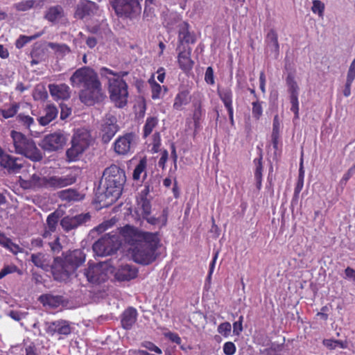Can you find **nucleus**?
<instances>
[{
	"label": "nucleus",
	"mask_w": 355,
	"mask_h": 355,
	"mask_svg": "<svg viewBox=\"0 0 355 355\" xmlns=\"http://www.w3.org/2000/svg\"><path fill=\"white\" fill-rule=\"evenodd\" d=\"M69 82L73 88L79 89V99L85 105L100 102L105 96L98 73L90 67L77 69L71 76Z\"/></svg>",
	"instance_id": "f257e3e1"
},
{
	"label": "nucleus",
	"mask_w": 355,
	"mask_h": 355,
	"mask_svg": "<svg viewBox=\"0 0 355 355\" xmlns=\"http://www.w3.org/2000/svg\"><path fill=\"white\" fill-rule=\"evenodd\" d=\"M105 180L104 190L96 196V201L101 207L114 204L121 196L126 181L125 171L119 166L112 164L103 173Z\"/></svg>",
	"instance_id": "f03ea898"
},
{
	"label": "nucleus",
	"mask_w": 355,
	"mask_h": 355,
	"mask_svg": "<svg viewBox=\"0 0 355 355\" xmlns=\"http://www.w3.org/2000/svg\"><path fill=\"white\" fill-rule=\"evenodd\" d=\"M85 261V254L81 250H74L57 257L51 265L53 277L58 281H65Z\"/></svg>",
	"instance_id": "7ed1b4c3"
},
{
	"label": "nucleus",
	"mask_w": 355,
	"mask_h": 355,
	"mask_svg": "<svg viewBox=\"0 0 355 355\" xmlns=\"http://www.w3.org/2000/svg\"><path fill=\"white\" fill-rule=\"evenodd\" d=\"M159 242V233H153V236L149 237V239H145L132 249L133 260L144 266L152 263L157 258L156 251Z\"/></svg>",
	"instance_id": "20e7f679"
},
{
	"label": "nucleus",
	"mask_w": 355,
	"mask_h": 355,
	"mask_svg": "<svg viewBox=\"0 0 355 355\" xmlns=\"http://www.w3.org/2000/svg\"><path fill=\"white\" fill-rule=\"evenodd\" d=\"M10 137L16 153L22 155L33 162H39L42 159V153L32 139L16 130L11 131Z\"/></svg>",
	"instance_id": "39448f33"
},
{
	"label": "nucleus",
	"mask_w": 355,
	"mask_h": 355,
	"mask_svg": "<svg viewBox=\"0 0 355 355\" xmlns=\"http://www.w3.org/2000/svg\"><path fill=\"white\" fill-rule=\"evenodd\" d=\"M128 84L121 76L108 78V91L110 97L118 107H123L127 105L128 91Z\"/></svg>",
	"instance_id": "423d86ee"
},
{
	"label": "nucleus",
	"mask_w": 355,
	"mask_h": 355,
	"mask_svg": "<svg viewBox=\"0 0 355 355\" xmlns=\"http://www.w3.org/2000/svg\"><path fill=\"white\" fill-rule=\"evenodd\" d=\"M139 137L135 132L119 136L113 144V150L119 155L132 154L137 146Z\"/></svg>",
	"instance_id": "0eeeda50"
},
{
	"label": "nucleus",
	"mask_w": 355,
	"mask_h": 355,
	"mask_svg": "<svg viewBox=\"0 0 355 355\" xmlns=\"http://www.w3.org/2000/svg\"><path fill=\"white\" fill-rule=\"evenodd\" d=\"M110 4L116 15L121 18L132 19L141 10L139 0H112Z\"/></svg>",
	"instance_id": "6e6552de"
},
{
	"label": "nucleus",
	"mask_w": 355,
	"mask_h": 355,
	"mask_svg": "<svg viewBox=\"0 0 355 355\" xmlns=\"http://www.w3.org/2000/svg\"><path fill=\"white\" fill-rule=\"evenodd\" d=\"M118 234L126 243L134 248L145 239H149V237L153 236L152 232H143L128 225L121 227Z\"/></svg>",
	"instance_id": "1a4fd4ad"
},
{
	"label": "nucleus",
	"mask_w": 355,
	"mask_h": 355,
	"mask_svg": "<svg viewBox=\"0 0 355 355\" xmlns=\"http://www.w3.org/2000/svg\"><path fill=\"white\" fill-rule=\"evenodd\" d=\"M23 166L24 164L21 158L9 155L0 146L1 168L6 169L10 173H17Z\"/></svg>",
	"instance_id": "9d476101"
},
{
	"label": "nucleus",
	"mask_w": 355,
	"mask_h": 355,
	"mask_svg": "<svg viewBox=\"0 0 355 355\" xmlns=\"http://www.w3.org/2000/svg\"><path fill=\"white\" fill-rule=\"evenodd\" d=\"M189 28L190 25L187 21L179 24L177 48L190 47V44L196 43V36L194 33L189 31Z\"/></svg>",
	"instance_id": "9b49d317"
},
{
	"label": "nucleus",
	"mask_w": 355,
	"mask_h": 355,
	"mask_svg": "<svg viewBox=\"0 0 355 355\" xmlns=\"http://www.w3.org/2000/svg\"><path fill=\"white\" fill-rule=\"evenodd\" d=\"M88 282L93 284L105 282L107 279V273L103 268L102 263L89 264L84 272Z\"/></svg>",
	"instance_id": "f8f14e48"
},
{
	"label": "nucleus",
	"mask_w": 355,
	"mask_h": 355,
	"mask_svg": "<svg viewBox=\"0 0 355 355\" xmlns=\"http://www.w3.org/2000/svg\"><path fill=\"white\" fill-rule=\"evenodd\" d=\"M65 142L66 139L62 133L54 132L46 135L40 145L44 150L51 152L62 148Z\"/></svg>",
	"instance_id": "ddd939ff"
},
{
	"label": "nucleus",
	"mask_w": 355,
	"mask_h": 355,
	"mask_svg": "<svg viewBox=\"0 0 355 355\" xmlns=\"http://www.w3.org/2000/svg\"><path fill=\"white\" fill-rule=\"evenodd\" d=\"M178 51L177 62L179 68L185 73L191 71L194 66V61L191 59V47L177 48Z\"/></svg>",
	"instance_id": "4468645a"
},
{
	"label": "nucleus",
	"mask_w": 355,
	"mask_h": 355,
	"mask_svg": "<svg viewBox=\"0 0 355 355\" xmlns=\"http://www.w3.org/2000/svg\"><path fill=\"white\" fill-rule=\"evenodd\" d=\"M45 327L46 334L51 336L55 334L68 336L71 333L69 322L65 320L61 319L53 322H46Z\"/></svg>",
	"instance_id": "2eb2a0df"
},
{
	"label": "nucleus",
	"mask_w": 355,
	"mask_h": 355,
	"mask_svg": "<svg viewBox=\"0 0 355 355\" xmlns=\"http://www.w3.org/2000/svg\"><path fill=\"white\" fill-rule=\"evenodd\" d=\"M217 94L223 103L225 107L227 109L230 121L232 125L234 124V108H233V93L230 87L217 88Z\"/></svg>",
	"instance_id": "dca6fc26"
},
{
	"label": "nucleus",
	"mask_w": 355,
	"mask_h": 355,
	"mask_svg": "<svg viewBox=\"0 0 355 355\" xmlns=\"http://www.w3.org/2000/svg\"><path fill=\"white\" fill-rule=\"evenodd\" d=\"M98 8V6L94 1L81 0L76 6L74 17L79 19H83L86 17L95 15Z\"/></svg>",
	"instance_id": "f3484780"
},
{
	"label": "nucleus",
	"mask_w": 355,
	"mask_h": 355,
	"mask_svg": "<svg viewBox=\"0 0 355 355\" xmlns=\"http://www.w3.org/2000/svg\"><path fill=\"white\" fill-rule=\"evenodd\" d=\"M89 219L90 216L88 213L78 214L72 217L67 216L61 220L60 225L64 231L69 232L86 223Z\"/></svg>",
	"instance_id": "a211bd4d"
},
{
	"label": "nucleus",
	"mask_w": 355,
	"mask_h": 355,
	"mask_svg": "<svg viewBox=\"0 0 355 355\" xmlns=\"http://www.w3.org/2000/svg\"><path fill=\"white\" fill-rule=\"evenodd\" d=\"M91 141L89 132L85 129H79L73 135L71 144H74L85 151L89 146Z\"/></svg>",
	"instance_id": "6ab92c4d"
},
{
	"label": "nucleus",
	"mask_w": 355,
	"mask_h": 355,
	"mask_svg": "<svg viewBox=\"0 0 355 355\" xmlns=\"http://www.w3.org/2000/svg\"><path fill=\"white\" fill-rule=\"evenodd\" d=\"M137 315L138 313L135 308L130 306L126 309L121 316V327L126 330L131 329L137 320Z\"/></svg>",
	"instance_id": "aec40b11"
},
{
	"label": "nucleus",
	"mask_w": 355,
	"mask_h": 355,
	"mask_svg": "<svg viewBox=\"0 0 355 355\" xmlns=\"http://www.w3.org/2000/svg\"><path fill=\"white\" fill-rule=\"evenodd\" d=\"M105 244H107L106 240L103 239V236L94 243L92 248L97 256L105 257L111 255L117 251L118 244H114L112 248L107 247Z\"/></svg>",
	"instance_id": "412c9836"
},
{
	"label": "nucleus",
	"mask_w": 355,
	"mask_h": 355,
	"mask_svg": "<svg viewBox=\"0 0 355 355\" xmlns=\"http://www.w3.org/2000/svg\"><path fill=\"white\" fill-rule=\"evenodd\" d=\"M49 89L51 95L54 98L62 100H67L70 98V88L64 83L60 85L51 84L49 85Z\"/></svg>",
	"instance_id": "4be33fe9"
},
{
	"label": "nucleus",
	"mask_w": 355,
	"mask_h": 355,
	"mask_svg": "<svg viewBox=\"0 0 355 355\" xmlns=\"http://www.w3.org/2000/svg\"><path fill=\"white\" fill-rule=\"evenodd\" d=\"M138 270L130 265L121 266L116 272V278L119 281H130L137 277Z\"/></svg>",
	"instance_id": "5701e85b"
},
{
	"label": "nucleus",
	"mask_w": 355,
	"mask_h": 355,
	"mask_svg": "<svg viewBox=\"0 0 355 355\" xmlns=\"http://www.w3.org/2000/svg\"><path fill=\"white\" fill-rule=\"evenodd\" d=\"M118 130L119 126L115 123L107 121L103 124L101 128V140L103 143H109Z\"/></svg>",
	"instance_id": "b1692460"
},
{
	"label": "nucleus",
	"mask_w": 355,
	"mask_h": 355,
	"mask_svg": "<svg viewBox=\"0 0 355 355\" xmlns=\"http://www.w3.org/2000/svg\"><path fill=\"white\" fill-rule=\"evenodd\" d=\"M39 301L44 306L50 308H58L63 302L62 297L60 295H53L51 294H43L39 297Z\"/></svg>",
	"instance_id": "393cba45"
},
{
	"label": "nucleus",
	"mask_w": 355,
	"mask_h": 355,
	"mask_svg": "<svg viewBox=\"0 0 355 355\" xmlns=\"http://www.w3.org/2000/svg\"><path fill=\"white\" fill-rule=\"evenodd\" d=\"M31 261L36 267L43 270H47L49 267L51 268L49 256L42 252L32 254Z\"/></svg>",
	"instance_id": "a878e982"
},
{
	"label": "nucleus",
	"mask_w": 355,
	"mask_h": 355,
	"mask_svg": "<svg viewBox=\"0 0 355 355\" xmlns=\"http://www.w3.org/2000/svg\"><path fill=\"white\" fill-rule=\"evenodd\" d=\"M70 179L65 177L51 176L47 177V189H57L70 185Z\"/></svg>",
	"instance_id": "bb28decb"
},
{
	"label": "nucleus",
	"mask_w": 355,
	"mask_h": 355,
	"mask_svg": "<svg viewBox=\"0 0 355 355\" xmlns=\"http://www.w3.org/2000/svg\"><path fill=\"white\" fill-rule=\"evenodd\" d=\"M191 101L189 92L187 89L179 92L175 97L173 107L176 110H182L183 106Z\"/></svg>",
	"instance_id": "cd10ccee"
},
{
	"label": "nucleus",
	"mask_w": 355,
	"mask_h": 355,
	"mask_svg": "<svg viewBox=\"0 0 355 355\" xmlns=\"http://www.w3.org/2000/svg\"><path fill=\"white\" fill-rule=\"evenodd\" d=\"M58 114L57 107L53 105H49L44 110V115L39 118L40 125H46L55 119Z\"/></svg>",
	"instance_id": "c85d7f7f"
},
{
	"label": "nucleus",
	"mask_w": 355,
	"mask_h": 355,
	"mask_svg": "<svg viewBox=\"0 0 355 355\" xmlns=\"http://www.w3.org/2000/svg\"><path fill=\"white\" fill-rule=\"evenodd\" d=\"M263 156L260 154L259 157L255 158L253 161L255 165L254 179L256 180V186L258 190H260L262 186V172H263Z\"/></svg>",
	"instance_id": "c756f323"
},
{
	"label": "nucleus",
	"mask_w": 355,
	"mask_h": 355,
	"mask_svg": "<svg viewBox=\"0 0 355 355\" xmlns=\"http://www.w3.org/2000/svg\"><path fill=\"white\" fill-rule=\"evenodd\" d=\"M64 10L60 6L50 7L46 12L44 18L51 22H55L63 17Z\"/></svg>",
	"instance_id": "7c9ffc66"
},
{
	"label": "nucleus",
	"mask_w": 355,
	"mask_h": 355,
	"mask_svg": "<svg viewBox=\"0 0 355 355\" xmlns=\"http://www.w3.org/2000/svg\"><path fill=\"white\" fill-rule=\"evenodd\" d=\"M159 119L157 116H148L143 127V137H148L158 125Z\"/></svg>",
	"instance_id": "2f4dec72"
},
{
	"label": "nucleus",
	"mask_w": 355,
	"mask_h": 355,
	"mask_svg": "<svg viewBox=\"0 0 355 355\" xmlns=\"http://www.w3.org/2000/svg\"><path fill=\"white\" fill-rule=\"evenodd\" d=\"M146 168H147V159L146 157L141 158L138 164L135 166L133 173L132 178L134 180H139L141 178V175L144 173V178L146 177Z\"/></svg>",
	"instance_id": "473e14b6"
},
{
	"label": "nucleus",
	"mask_w": 355,
	"mask_h": 355,
	"mask_svg": "<svg viewBox=\"0 0 355 355\" xmlns=\"http://www.w3.org/2000/svg\"><path fill=\"white\" fill-rule=\"evenodd\" d=\"M137 209L141 212L142 217L148 216L151 212L150 201L146 196L140 197L137 200Z\"/></svg>",
	"instance_id": "72a5a7b5"
},
{
	"label": "nucleus",
	"mask_w": 355,
	"mask_h": 355,
	"mask_svg": "<svg viewBox=\"0 0 355 355\" xmlns=\"http://www.w3.org/2000/svg\"><path fill=\"white\" fill-rule=\"evenodd\" d=\"M103 239L106 240L105 244L107 247L112 248L114 244H118L117 246V250L121 248L122 245V239L120 238V235L118 234V232H112L103 236Z\"/></svg>",
	"instance_id": "f704fd0d"
},
{
	"label": "nucleus",
	"mask_w": 355,
	"mask_h": 355,
	"mask_svg": "<svg viewBox=\"0 0 355 355\" xmlns=\"http://www.w3.org/2000/svg\"><path fill=\"white\" fill-rule=\"evenodd\" d=\"M19 104L16 102L12 103L9 106H5L0 110V112L4 119H9L15 116L19 110Z\"/></svg>",
	"instance_id": "c9c22d12"
},
{
	"label": "nucleus",
	"mask_w": 355,
	"mask_h": 355,
	"mask_svg": "<svg viewBox=\"0 0 355 355\" xmlns=\"http://www.w3.org/2000/svg\"><path fill=\"white\" fill-rule=\"evenodd\" d=\"M58 196L62 200L70 202L78 200L79 194L76 190L68 189L60 191L58 193Z\"/></svg>",
	"instance_id": "e433bc0d"
},
{
	"label": "nucleus",
	"mask_w": 355,
	"mask_h": 355,
	"mask_svg": "<svg viewBox=\"0 0 355 355\" xmlns=\"http://www.w3.org/2000/svg\"><path fill=\"white\" fill-rule=\"evenodd\" d=\"M266 42L268 45H272L275 52H279V44L278 42V35L275 30L270 29L266 37Z\"/></svg>",
	"instance_id": "4c0bfd02"
},
{
	"label": "nucleus",
	"mask_w": 355,
	"mask_h": 355,
	"mask_svg": "<svg viewBox=\"0 0 355 355\" xmlns=\"http://www.w3.org/2000/svg\"><path fill=\"white\" fill-rule=\"evenodd\" d=\"M286 83L288 87V92L290 94H299V86L295 80V76L293 73H289L286 78Z\"/></svg>",
	"instance_id": "58836bf2"
},
{
	"label": "nucleus",
	"mask_w": 355,
	"mask_h": 355,
	"mask_svg": "<svg viewBox=\"0 0 355 355\" xmlns=\"http://www.w3.org/2000/svg\"><path fill=\"white\" fill-rule=\"evenodd\" d=\"M83 152V148L71 144V147L67 150L66 155L69 161H76Z\"/></svg>",
	"instance_id": "ea45409f"
},
{
	"label": "nucleus",
	"mask_w": 355,
	"mask_h": 355,
	"mask_svg": "<svg viewBox=\"0 0 355 355\" xmlns=\"http://www.w3.org/2000/svg\"><path fill=\"white\" fill-rule=\"evenodd\" d=\"M41 33H37L31 36L26 35H20L19 38L16 40L15 46L17 49L23 48L27 43L30 42L32 40L37 39V37L41 36Z\"/></svg>",
	"instance_id": "a19ab883"
},
{
	"label": "nucleus",
	"mask_w": 355,
	"mask_h": 355,
	"mask_svg": "<svg viewBox=\"0 0 355 355\" xmlns=\"http://www.w3.org/2000/svg\"><path fill=\"white\" fill-rule=\"evenodd\" d=\"M151 87V97L153 100L159 99L162 92V87L155 80L153 76L149 80Z\"/></svg>",
	"instance_id": "79ce46f5"
},
{
	"label": "nucleus",
	"mask_w": 355,
	"mask_h": 355,
	"mask_svg": "<svg viewBox=\"0 0 355 355\" xmlns=\"http://www.w3.org/2000/svg\"><path fill=\"white\" fill-rule=\"evenodd\" d=\"M31 182L34 187L47 189V177H40L34 174L31 177Z\"/></svg>",
	"instance_id": "37998d69"
},
{
	"label": "nucleus",
	"mask_w": 355,
	"mask_h": 355,
	"mask_svg": "<svg viewBox=\"0 0 355 355\" xmlns=\"http://www.w3.org/2000/svg\"><path fill=\"white\" fill-rule=\"evenodd\" d=\"M298 96L297 94H290L289 95V99L290 103L291 104V111L294 113L295 119H299V100H298Z\"/></svg>",
	"instance_id": "c03bdc74"
},
{
	"label": "nucleus",
	"mask_w": 355,
	"mask_h": 355,
	"mask_svg": "<svg viewBox=\"0 0 355 355\" xmlns=\"http://www.w3.org/2000/svg\"><path fill=\"white\" fill-rule=\"evenodd\" d=\"M16 119L19 123L27 129H29L31 125L34 123L33 118L24 114H19Z\"/></svg>",
	"instance_id": "a18cd8bd"
},
{
	"label": "nucleus",
	"mask_w": 355,
	"mask_h": 355,
	"mask_svg": "<svg viewBox=\"0 0 355 355\" xmlns=\"http://www.w3.org/2000/svg\"><path fill=\"white\" fill-rule=\"evenodd\" d=\"M252 114L253 118L256 120L260 119L263 114L262 102L259 100H256L252 103Z\"/></svg>",
	"instance_id": "49530a36"
},
{
	"label": "nucleus",
	"mask_w": 355,
	"mask_h": 355,
	"mask_svg": "<svg viewBox=\"0 0 355 355\" xmlns=\"http://www.w3.org/2000/svg\"><path fill=\"white\" fill-rule=\"evenodd\" d=\"M325 6L324 3L320 0H313L311 10L314 14H318L319 17H322L324 15Z\"/></svg>",
	"instance_id": "de8ad7c7"
},
{
	"label": "nucleus",
	"mask_w": 355,
	"mask_h": 355,
	"mask_svg": "<svg viewBox=\"0 0 355 355\" xmlns=\"http://www.w3.org/2000/svg\"><path fill=\"white\" fill-rule=\"evenodd\" d=\"M34 0H24L15 4V8L18 11H26L32 8L35 4Z\"/></svg>",
	"instance_id": "09e8293b"
},
{
	"label": "nucleus",
	"mask_w": 355,
	"mask_h": 355,
	"mask_svg": "<svg viewBox=\"0 0 355 355\" xmlns=\"http://www.w3.org/2000/svg\"><path fill=\"white\" fill-rule=\"evenodd\" d=\"M58 223V217L55 213L49 214L46 218V225L45 227L49 228L50 231H55Z\"/></svg>",
	"instance_id": "8fccbe9b"
},
{
	"label": "nucleus",
	"mask_w": 355,
	"mask_h": 355,
	"mask_svg": "<svg viewBox=\"0 0 355 355\" xmlns=\"http://www.w3.org/2000/svg\"><path fill=\"white\" fill-rule=\"evenodd\" d=\"M232 327L230 322H225L218 327V332L225 337H227L231 332Z\"/></svg>",
	"instance_id": "3c124183"
},
{
	"label": "nucleus",
	"mask_w": 355,
	"mask_h": 355,
	"mask_svg": "<svg viewBox=\"0 0 355 355\" xmlns=\"http://www.w3.org/2000/svg\"><path fill=\"white\" fill-rule=\"evenodd\" d=\"M161 146V136L159 132H156L153 135V147L152 151L153 153H157L159 150Z\"/></svg>",
	"instance_id": "603ef678"
},
{
	"label": "nucleus",
	"mask_w": 355,
	"mask_h": 355,
	"mask_svg": "<svg viewBox=\"0 0 355 355\" xmlns=\"http://www.w3.org/2000/svg\"><path fill=\"white\" fill-rule=\"evenodd\" d=\"M141 345L143 347L147 349L148 350H149L150 352H154L157 354H162V349L159 347L155 345L153 342L144 341V342L141 343Z\"/></svg>",
	"instance_id": "864d4df0"
},
{
	"label": "nucleus",
	"mask_w": 355,
	"mask_h": 355,
	"mask_svg": "<svg viewBox=\"0 0 355 355\" xmlns=\"http://www.w3.org/2000/svg\"><path fill=\"white\" fill-rule=\"evenodd\" d=\"M205 81L210 85L215 83L214 69L211 67H208L205 74Z\"/></svg>",
	"instance_id": "5fc2aeb1"
},
{
	"label": "nucleus",
	"mask_w": 355,
	"mask_h": 355,
	"mask_svg": "<svg viewBox=\"0 0 355 355\" xmlns=\"http://www.w3.org/2000/svg\"><path fill=\"white\" fill-rule=\"evenodd\" d=\"M114 223L112 220H105L98 225L94 229V231L98 232V234H101L106 231L107 229L110 228L113 225Z\"/></svg>",
	"instance_id": "6e6d98bb"
},
{
	"label": "nucleus",
	"mask_w": 355,
	"mask_h": 355,
	"mask_svg": "<svg viewBox=\"0 0 355 355\" xmlns=\"http://www.w3.org/2000/svg\"><path fill=\"white\" fill-rule=\"evenodd\" d=\"M236 349V346L232 342H226L223 345V352L226 355H233Z\"/></svg>",
	"instance_id": "4d7b16f0"
},
{
	"label": "nucleus",
	"mask_w": 355,
	"mask_h": 355,
	"mask_svg": "<svg viewBox=\"0 0 355 355\" xmlns=\"http://www.w3.org/2000/svg\"><path fill=\"white\" fill-rule=\"evenodd\" d=\"M243 316L241 315L239 318V320L234 322L233 324V331L234 334L236 335H239L240 333L243 331Z\"/></svg>",
	"instance_id": "13d9d810"
},
{
	"label": "nucleus",
	"mask_w": 355,
	"mask_h": 355,
	"mask_svg": "<svg viewBox=\"0 0 355 355\" xmlns=\"http://www.w3.org/2000/svg\"><path fill=\"white\" fill-rule=\"evenodd\" d=\"M280 127L281 123L279 121V115L276 114L273 119L272 134L280 135Z\"/></svg>",
	"instance_id": "bf43d9fd"
},
{
	"label": "nucleus",
	"mask_w": 355,
	"mask_h": 355,
	"mask_svg": "<svg viewBox=\"0 0 355 355\" xmlns=\"http://www.w3.org/2000/svg\"><path fill=\"white\" fill-rule=\"evenodd\" d=\"M168 153L166 150H164L161 153V157L158 162V166L163 170L165 168L166 163L168 160Z\"/></svg>",
	"instance_id": "052dcab7"
},
{
	"label": "nucleus",
	"mask_w": 355,
	"mask_h": 355,
	"mask_svg": "<svg viewBox=\"0 0 355 355\" xmlns=\"http://www.w3.org/2000/svg\"><path fill=\"white\" fill-rule=\"evenodd\" d=\"M165 336L168 338L171 342L180 345L182 342L181 338L177 333L168 332L165 334Z\"/></svg>",
	"instance_id": "680f3d73"
},
{
	"label": "nucleus",
	"mask_w": 355,
	"mask_h": 355,
	"mask_svg": "<svg viewBox=\"0 0 355 355\" xmlns=\"http://www.w3.org/2000/svg\"><path fill=\"white\" fill-rule=\"evenodd\" d=\"M347 79L353 80L355 79V58L352 62L347 71Z\"/></svg>",
	"instance_id": "e2e57ef3"
},
{
	"label": "nucleus",
	"mask_w": 355,
	"mask_h": 355,
	"mask_svg": "<svg viewBox=\"0 0 355 355\" xmlns=\"http://www.w3.org/2000/svg\"><path fill=\"white\" fill-rule=\"evenodd\" d=\"M49 244L51 249L53 252H59L62 248L58 237H57L53 242L50 243Z\"/></svg>",
	"instance_id": "0e129e2a"
},
{
	"label": "nucleus",
	"mask_w": 355,
	"mask_h": 355,
	"mask_svg": "<svg viewBox=\"0 0 355 355\" xmlns=\"http://www.w3.org/2000/svg\"><path fill=\"white\" fill-rule=\"evenodd\" d=\"M304 186V181L302 180H297V182L296 183L295 189H294V194L293 196L295 198L297 199L299 198V194L301 192L302 188Z\"/></svg>",
	"instance_id": "69168bd1"
},
{
	"label": "nucleus",
	"mask_w": 355,
	"mask_h": 355,
	"mask_svg": "<svg viewBox=\"0 0 355 355\" xmlns=\"http://www.w3.org/2000/svg\"><path fill=\"white\" fill-rule=\"evenodd\" d=\"M71 113V108L68 107L67 105H61V111H60V119L64 120L67 119Z\"/></svg>",
	"instance_id": "338daca9"
},
{
	"label": "nucleus",
	"mask_w": 355,
	"mask_h": 355,
	"mask_svg": "<svg viewBox=\"0 0 355 355\" xmlns=\"http://www.w3.org/2000/svg\"><path fill=\"white\" fill-rule=\"evenodd\" d=\"M171 156L173 162L174 168H177V162H178V154L176 152V148L174 143L171 144Z\"/></svg>",
	"instance_id": "774afa93"
}]
</instances>
